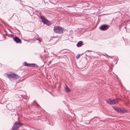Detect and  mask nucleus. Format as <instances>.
Instances as JSON below:
<instances>
[{"label":"nucleus","mask_w":130,"mask_h":130,"mask_svg":"<svg viewBox=\"0 0 130 130\" xmlns=\"http://www.w3.org/2000/svg\"><path fill=\"white\" fill-rule=\"evenodd\" d=\"M120 100V99L117 98L114 99L112 100L110 99H109L106 100V102L110 105H113L118 103Z\"/></svg>","instance_id":"obj_1"},{"label":"nucleus","mask_w":130,"mask_h":130,"mask_svg":"<svg viewBox=\"0 0 130 130\" xmlns=\"http://www.w3.org/2000/svg\"><path fill=\"white\" fill-rule=\"evenodd\" d=\"M23 124L19 121L16 122L13 125L12 127V130H17Z\"/></svg>","instance_id":"obj_2"},{"label":"nucleus","mask_w":130,"mask_h":130,"mask_svg":"<svg viewBox=\"0 0 130 130\" xmlns=\"http://www.w3.org/2000/svg\"><path fill=\"white\" fill-rule=\"evenodd\" d=\"M54 30V32L59 34H61L63 32L62 28L58 26H55Z\"/></svg>","instance_id":"obj_3"},{"label":"nucleus","mask_w":130,"mask_h":130,"mask_svg":"<svg viewBox=\"0 0 130 130\" xmlns=\"http://www.w3.org/2000/svg\"><path fill=\"white\" fill-rule=\"evenodd\" d=\"M40 18L42 20V22L44 24L48 26L50 25H51V23L50 21L46 19L43 16H41Z\"/></svg>","instance_id":"obj_4"},{"label":"nucleus","mask_w":130,"mask_h":130,"mask_svg":"<svg viewBox=\"0 0 130 130\" xmlns=\"http://www.w3.org/2000/svg\"><path fill=\"white\" fill-rule=\"evenodd\" d=\"M109 26L107 24H104L101 25L100 27V29L102 30H107Z\"/></svg>","instance_id":"obj_5"},{"label":"nucleus","mask_w":130,"mask_h":130,"mask_svg":"<svg viewBox=\"0 0 130 130\" xmlns=\"http://www.w3.org/2000/svg\"><path fill=\"white\" fill-rule=\"evenodd\" d=\"M14 41H15L17 43H21L22 41L21 40L17 37H15L13 38Z\"/></svg>","instance_id":"obj_6"},{"label":"nucleus","mask_w":130,"mask_h":130,"mask_svg":"<svg viewBox=\"0 0 130 130\" xmlns=\"http://www.w3.org/2000/svg\"><path fill=\"white\" fill-rule=\"evenodd\" d=\"M83 42L82 41L78 42L76 44V46L78 47H80L83 45Z\"/></svg>","instance_id":"obj_7"},{"label":"nucleus","mask_w":130,"mask_h":130,"mask_svg":"<svg viewBox=\"0 0 130 130\" xmlns=\"http://www.w3.org/2000/svg\"><path fill=\"white\" fill-rule=\"evenodd\" d=\"M114 109L117 112L120 113H121L122 112V109H121L119 108L115 107L114 108Z\"/></svg>","instance_id":"obj_8"},{"label":"nucleus","mask_w":130,"mask_h":130,"mask_svg":"<svg viewBox=\"0 0 130 130\" xmlns=\"http://www.w3.org/2000/svg\"><path fill=\"white\" fill-rule=\"evenodd\" d=\"M20 78V77L17 74L13 73V78L15 79H18Z\"/></svg>","instance_id":"obj_9"},{"label":"nucleus","mask_w":130,"mask_h":130,"mask_svg":"<svg viewBox=\"0 0 130 130\" xmlns=\"http://www.w3.org/2000/svg\"><path fill=\"white\" fill-rule=\"evenodd\" d=\"M31 63H28L26 62H24V65L25 66L28 67H31Z\"/></svg>","instance_id":"obj_10"},{"label":"nucleus","mask_w":130,"mask_h":130,"mask_svg":"<svg viewBox=\"0 0 130 130\" xmlns=\"http://www.w3.org/2000/svg\"><path fill=\"white\" fill-rule=\"evenodd\" d=\"M13 74H10V73L7 74V76L9 78H13Z\"/></svg>","instance_id":"obj_11"},{"label":"nucleus","mask_w":130,"mask_h":130,"mask_svg":"<svg viewBox=\"0 0 130 130\" xmlns=\"http://www.w3.org/2000/svg\"><path fill=\"white\" fill-rule=\"evenodd\" d=\"M127 110L125 109L124 108H123V109H122V112H121V113H127Z\"/></svg>","instance_id":"obj_12"},{"label":"nucleus","mask_w":130,"mask_h":130,"mask_svg":"<svg viewBox=\"0 0 130 130\" xmlns=\"http://www.w3.org/2000/svg\"><path fill=\"white\" fill-rule=\"evenodd\" d=\"M66 90L68 92H70L71 91V90L67 86H66Z\"/></svg>","instance_id":"obj_13"},{"label":"nucleus","mask_w":130,"mask_h":130,"mask_svg":"<svg viewBox=\"0 0 130 130\" xmlns=\"http://www.w3.org/2000/svg\"><path fill=\"white\" fill-rule=\"evenodd\" d=\"M35 66V63H31V67H34Z\"/></svg>","instance_id":"obj_14"},{"label":"nucleus","mask_w":130,"mask_h":130,"mask_svg":"<svg viewBox=\"0 0 130 130\" xmlns=\"http://www.w3.org/2000/svg\"><path fill=\"white\" fill-rule=\"evenodd\" d=\"M36 40H38L39 41V42H41L42 41V39H41L40 38H39V39H36Z\"/></svg>","instance_id":"obj_15"},{"label":"nucleus","mask_w":130,"mask_h":130,"mask_svg":"<svg viewBox=\"0 0 130 130\" xmlns=\"http://www.w3.org/2000/svg\"><path fill=\"white\" fill-rule=\"evenodd\" d=\"M126 32L128 33H129V30L128 28H127V29H126Z\"/></svg>","instance_id":"obj_16"},{"label":"nucleus","mask_w":130,"mask_h":130,"mask_svg":"<svg viewBox=\"0 0 130 130\" xmlns=\"http://www.w3.org/2000/svg\"><path fill=\"white\" fill-rule=\"evenodd\" d=\"M80 56V55L79 54L77 57H76V58L78 59L79 58Z\"/></svg>","instance_id":"obj_17"},{"label":"nucleus","mask_w":130,"mask_h":130,"mask_svg":"<svg viewBox=\"0 0 130 130\" xmlns=\"http://www.w3.org/2000/svg\"><path fill=\"white\" fill-rule=\"evenodd\" d=\"M34 102H35V103H36V104L37 105V106L38 107V106H39V105H38V104H37V103H36V102L35 101H34Z\"/></svg>","instance_id":"obj_18"},{"label":"nucleus","mask_w":130,"mask_h":130,"mask_svg":"<svg viewBox=\"0 0 130 130\" xmlns=\"http://www.w3.org/2000/svg\"><path fill=\"white\" fill-rule=\"evenodd\" d=\"M129 2L127 3V4L128 5H130V0L129 1Z\"/></svg>","instance_id":"obj_19"},{"label":"nucleus","mask_w":130,"mask_h":130,"mask_svg":"<svg viewBox=\"0 0 130 130\" xmlns=\"http://www.w3.org/2000/svg\"><path fill=\"white\" fill-rule=\"evenodd\" d=\"M42 56L41 55H40V57L42 59Z\"/></svg>","instance_id":"obj_20"},{"label":"nucleus","mask_w":130,"mask_h":130,"mask_svg":"<svg viewBox=\"0 0 130 130\" xmlns=\"http://www.w3.org/2000/svg\"><path fill=\"white\" fill-rule=\"evenodd\" d=\"M124 28H125V29H127L126 28V27H124Z\"/></svg>","instance_id":"obj_21"},{"label":"nucleus","mask_w":130,"mask_h":130,"mask_svg":"<svg viewBox=\"0 0 130 130\" xmlns=\"http://www.w3.org/2000/svg\"><path fill=\"white\" fill-rule=\"evenodd\" d=\"M70 7V6H68V7Z\"/></svg>","instance_id":"obj_22"}]
</instances>
